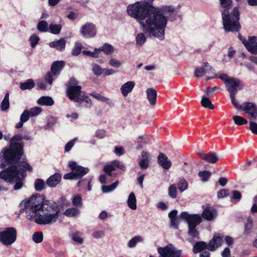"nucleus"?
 I'll list each match as a JSON object with an SVG mask.
<instances>
[{"instance_id": "1", "label": "nucleus", "mask_w": 257, "mask_h": 257, "mask_svg": "<svg viewBox=\"0 0 257 257\" xmlns=\"http://www.w3.org/2000/svg\"><path fill=\"white\" fill-rule=\"evenodd\" d=\"M20 211L26 217L41 225L54 223L58 220L60 209L57 203L45 200L40 194L33 195L21 202Z\"/></svg>"}, {"instance_id": "2", "label": "nucleus", "mask_w": 257, "mask_h": 257, "mask_svg": "<svg viewBox=\"0 0 257 257\" xmlns=\"http://www.w3.org/2000/svg\"><path fill=\"white\" fill-rule=\"evenodd\" d=\"M154 7L146 0L138 1L127 7L128 15L135 19L146 34L153 37Z\"/></svg>"}, {"instance_id": "3", "label": "nucleus", "mask_w": 257, "mask_h": 257, "mask_svg": "<svg viewBox=\"0 0 257 257\" xmlns=\"http://www.w3.org/2000/svg\"><path fill=\"white\" fill-rule=\"evenodd\" d=\"M153 37L162 41L165 39L168 21L174 22L180 17L175 7L172 5L154 7Z\"/></svg>"}, {"instance_id": "4", "label": "nucleus", "mask_w": 257, "mask_h": 257, "mask_svg": "<svg viewBox=\"0 0 257 257\" xmlns=\"http://www.w3.org/2000/svg\"><path fill=\"white\" fill-rule=\"evenodd\" d=\"M15 164H17V166H12L1 171L0 178L7 183L15 182L14 189L19 190L23 186V181L26 175L25 171H32V168L25 159L18 161Z\"/></svg>"}, {"instance_id": "5", "label": "nucleus", "mask_w": 257, "mask_h": 257, "mask_svg": "<svg viewBox=\"0 0 257 257\" xmlns=\"http://www.w3.org/2000/svg\"><path fill=\"white\" fill-rule=\"evenodd\" d=\"M22 140L31 141L33 138L28 135H17L14 136L11 140L9 147L4 148L2 151L5 163L13 165L23 159L21 158L23 154L24 146L23 143L22 142Z\"/></svg>"}, {"instance_id": "6", "label": "nucleus", "mask_w": 257, "mask_h": 257, "mask_svg": "<svg viewBox=\"0 0 257 257\" xmlns=\"http://www.w3.org/2000/svg\"><path fill=\"white\" fill-rule=\"evenodd\" d=\"M221 6L224 10L222 12V19L223 28L225 32H238L240 29L239 23V12L237 7H235L232 12L229 10L231 7V0H219Z\"/></svg>"}, {"instance_id": "7", "label": "nucleus", "mask_w": 257, "mask_h": 257, "mask_svg": "<svg viewBox=\"0 0 257 257\" xmlns=\"http://www.w3.org/2000/svg\"><path fill=\"white\" fill-rule=\"evenodd\" d=\"M180 217L184 219L188 224V234L197 239H199V233L196 229V226L202 221V218L198 214H189L187 212L181 213Z\"/></svg>"}, {"instance_id": "8", "label": "nucleus", "mask_w": 257, "mask_h": 257, "mask_svg": "<svg viewBox=\"0 0 257 257\" xmlns=\"http://www.w3.org/2000/svg\"><path fill=\"white\" fill-rule=\"evenodd\" d=\"M223 241L222 237L219 235H214L208 244L204 241L196 242L193 246V252L195 253L202 251L207 248L210 251H214L221 246Z\"/></svg>"}, {"instance_id": "9", "label": "nucleus", "mask_w": 257, "mask_h": 257, "mask_svg": "<svg viewBox=\"0 0 257 257\" xmlns=\"http://www.w3.org/2000/svg\"><path fill=\"white\" fill-rule=\"evenodd\" d=\"M67 94L70 99L75 102H78L81 95V86L75 78H70L66 89Z\"/></svg>"}, {"instance_id": "10", "label": "nucleus", "mask_w": 257, "mask_h": 257, "mask_svg": "<svg viewBox=\"0 0 257 257\" xmlns=\"http://www.w3.org/2000/svg\"><path fill=\"white\" fill-rule=\"evenodd\" d=\"M69 167L71 172L64 175V179H78L82 178L89 172L88 168L83 167L78 165L76 162L70 161L69 163Z\"/></svg>"}, {"instance_id": "11", "label": "nucleus", "mask_w": 257, "mask_h": 257, "mask_svg": "<svg viewBox=\"0 0 257 257\" xmlns=\"http://www.w3.org/2000/svg\"><path fill=\"white\" fill-rule=\"evenodd\" d=\"M17 238V231L14 227H7L0 232V242L5 245L13 243Z\"/></svg>"}, {"instance_id": "12", "label": "nucleus", "mask_w": 257, "mask_h": 257, "mask_svg": "<svg viewBox=\"0 0 257 257\" xmlns=\"http://www.w3.org/2000/svg\"><path fill=\"white\" fill-rule=\"evenodd\" d=\"M239 110L247 113L251 119L257 120V106L254 103L250 102L243 103L240 105Z\"/></svg>"}, {"instance_id": "13", "label": "nucleus", "mask_w": 257, "mask_h": 257, "mask_svg": "<svg viewBox=\"0 0 257 257\" xmlns=\"http://www.w3.org/2000/svg\"><path fill=\"white\" fill-rule=\"evenodd\" d=\"M80 32L82 35L85 38H93L96 35V27L92 23H87L81 26Z\"/></svg>"}, {"instance_id": "14", "label": "nucleus", "mask_w": 257, "mask_h": 257, "mask_svg": "<svg viewBox=\"0 0 257 257\" xmlns=\"http://www.w3.org/2000/svg\"><path fill=\"white\" fill-rule=\"evenodd\" d=\"M115 168L124 171L125 169V166L122 162L118 160H114L110 164L105 165L103 168V171L105 172L107 176L110 177L112 176L111 172L114 170Z\"/></svg>"}, {"instance_id": "15", "label": "nucleus", "mask_w": 257, "mask_h": 257, "mask_svg": "<svg viewBox=\"0 0 257 257\" xmlns=\"http://www.w3.org/2000/svg\"><path fill=\"white\" fill-rule=\"evenodd\" d=\"M198 155L202 160L210 164H215L220 160L218 154L215 153L206 154L203 152L199 151L198 152Z\"/></svg>"}, {"instance_id": "16", "label": "nucleus", "mask_w": 257, "mask_h": 257, "mask_svg": "<svg viewBox=\"0 0 257 257\" xmlns=\"http://www.w3.org/2000/svg\"><path fill=\"white\" fill-rule=\"evenodd\" d=\"M217 212L216 209L210 206L206 207L203 210L202 216L208 221H213L216 217Z\"/></svg>"}, {"instance_id": "17", "label": "nucleus", "mask_w": 257, "mask_h": 257, "mask_svg": "<svg viewBox=\"0 0 257 257\" xmlns=\"http://www.w3.org/2000/svg\"><path fill=\"white\" fill-rule=\"evenodd\" d=\"M212 70V67L208 62H204L202 65L195 70L194 75L197 77H201L205 73H209Z\"/></svg>"}, {"instance_id": "18", "label": "nucleus", "mask_w": 257, "mask_h": 257, "mask_svg": "<svg viewBox=\"0 0 257 257\" xmlns=\"http://www.w3.org/2000/svg\"><path fill=\"white\" fill-rule=\"evenodd\" d=\"M239 82L240 81L238 79L234 78H230L226 81L225 85L229 93L237 92V88L239 86Z\"/></svg>"}, {"instance_id": "19", "label": "nucleus", "mask_w": 257, "mask_h": 257, "mask_svg": "<svg viewBox=\"0 0 257 257\" xmlns=\"http://www.w3.org/2000/svg\"><path fill=\"white\" fill-rule=\"evenodd\" d=\"M150 158L151 155L149 152L145 151L142 152L140 160L139 162V166L142 169H146L148 168Z\"/></svg>"}, {"instance_id": "20", "label": "nucleus", "mask_w": 257, "mask_h": 257, "mask_svg": "<svg viewBox=\"0 0 257 257\" xmlns=\"http://www.w3.org/2000/svg\"><path fill=\"white\" fill-rule=\"evenodd\" d=\"M135 86V82L133 81H129L122 84L120 89L122 96H127L132 91Z\"/></svg>"}, {"instance_id": "21", "label": "nucleus", "mask_w": 257, "mask_h": 257, "mask_svg": "<svg viewBox=\"0 0 257 257\" xmlns=\"http://www.w3.org/2000/svg\"><path fill=\"white\" fill-rule=\"evenodd\" d=\"M158 162L164 169H169L172 165L167 156L162 153H160L158 157Z\"/></svg>"}, {"instance_id": "22", "label": "nucleus", "mask_w": 257, "mask_h": 257, "mask_svg": "<svg viewBox=\"0 0 257 257\" xmlns=\"http://www.w3.org/2000/svg\"><path fill=\"white\" fill-rule=\"evenodd\" d=\"M246 49L251 54H257V37H249V44H247Z\"/></svg>"}, {"instance_id": "23", "label": "nucleus", "mask_w": 257, "mask_h": 257, "mask_svg": "<svg viewBox=\"0 0 257 257\" xmlns=\"http://www.w3.org/2000/svg\"><path fill=\"white\" fill-rule=\"evenodd\" d=\"M61 179V176L60 174L59 173H55L47 179V184L50 187H54L59 183Z\"/></svg>"}, {"instance_id": "24", "label": "nucleus", "mask_w": 257, "mask_h": 257, "mask_svg": "<svg viewBox=\"0 0 257 257\" xmlns=\"http://www.w3.org/2000/svg\"><path fill=\"white\" fill-rule=\"evenodd\" d=\"M147 99L152 105L156 103L157 93L156 90L152 88H148L146 90Z\"/></svg>"}, {"instance_id": "25", "label": "nucleus", "mask_w": 257, "mask_h": 257, "mask_svg": "<svg viewBox=\"0 0 257 257\" xmlns=\"http://www.w3.org/2000/svg\"><path fill=\"white\" fill-rule=\"evenodd\" d=\"M65 63L63 61H58L54 62L51 66V72L53 75H56L60 73L64 67Z\"/></svg>"}, {"instance_id": "26", "label": "nucleus", "mask_w": 257, "mask_h": 257, "mask_svg": "<svg viewBox=\"0 0 257 257\" xmlns=\"http://www.w3.org/2000/svg\"><path fill=\"white\" fill-rule=\"evenodd\" d=\"M66 41L64 38H61L59 40L51 42L49 43V46L51 48H55L59 51H62L65 48Z\"/></svg>"}, {"instance_id": "27", "label": "nucleus", "mask_w": 257, "mask_h": 257, "mask_svg": "<svg viewBox=\"0 0 257 257\" xmlns=\"http://www.w3.org/2000/svg\"><path fill=\"white\" fill-rule=\"evenodd\" d=\"M37 103L41 105L52 106L54 104V101L51 97L43 96L37 100Z\"/></svg>"}, {"instance_id": "28", "label": "nucleus", "mask_w": 257, "mask_h": 257, "mask_svg": "<svg viewBox=\"0 0 257 257\" xmlns=\"http://www.w3.org/2000/svg\"><path fill=\"white\" fill-rule=\"evenodd\" d=\"M127 204L131 209L136 210L137 209V199L134 192L129 194L127 200Z\"/></svg>"}, {"instance_id": "29", "label": "nucleus", "mask_w": 257, "mask_h": 257, "mask_svg": "<svg viewBox=\"0 0 257 257\" xmlns=\"http://www.w3.org/2000/svg\"><path fill=\"white\" fill-rule=\"evenodd\" d=\"M99 54L103 52L106 55H111L114 52V47L112 45L108 43H105L102 47L98 48Z\"/></svg>"}, {"instance_id": "30", "label": "nucleus", "mask_w": 257, "mask_h": 257, "mask_svg": "<svg viewBox=\"0 0 257 257\" xmlns=\"http://www.w3.org/2000/svg\"><path fill=\"white\" fill-rule=\"evenodd\" d=\"M64 214L67 217H77L80 215V211L75 207H71L66 209Z\"/></svg>"}, {"instance_id": "31", "label": "nucleus", "mask_w": 257, "mask_h": 257, "mask_svg": "<svg viewBox=\"0 0 257 257\" xmlns=\"http://www.w3.org/2000/svg\"><path fill=\"white\" fill-rule=\"evenodd\" d=\"M35 86V83L34 81L31 79H28L25 82H22L20 84V88L22 90H25L27 89L30 90L34 88Z\"/></svg>"}, {"instance_id": "32", "label": "nucleus", "mask_w": 257, "mask_h": 257, "mask_svg": "<svg viewBox=\"0 0 257 257\" xmlns=\"http://www.w3.org/2000/svg\"><path fill=\"white\" fill-rule=\"evenodd\" d=\"M72 203L74 206L82 207L83 206L82 199L80 195L76 194L72 197Z\"/></svg>"}, {"instance_id": "33", "label": "nucleus", "mask_w": 257, "mask_h": 257, "mask_svg": "<svg viewBox=\"0 0 257 257\" xmlns=\"http://www.w3.org/2000/svg\"><path fill=\"white\" fill-rule=\"evenodd\" d=\"M9 92H7L1 102V108L2 111H6L10 107Z\"/></svg>"}, {"instance_id": "34", "label": "nucleus", "mask_w": 257, "mask_h": 257, "mask_svg": "<svg viewBox=\"0 0 257 257\" xmlns=\"http://www.w3.org/2000/svg\"><path fill=\"white\" fill-rule=\"evenodd\" d=\"M140 33L138 34L136 37V44L137 45L142 46L147 41V37L145 35V33Z\"/></svg>"}, {"instance_id": "35", "label": "nucleus", "mask_w": 257, "mask_h": 257, "mask_svg": "<svg viewBox=\"0 0 257 257\" xmlns=\"http://www.w3.org/2000/svg\"><path fill=\"white\" fill-rule=\"evenodd\" d=\"M201 104L202 106L205 108H209L210 109H213L214 108V105L212 104L208 97L205 96H202Z\"/></svg>"}, {"instance_id": "36", "label": "nucleus", "mask_w": 257, "mask_h": 257, "mask_svg": "<svg viewBox=\"0 0 257 257\" xmlns=\"http://www.w3.org/2000/svg\"><path fill=\"white\" fill-rule=\"evenodd\" d=\"M70 236L73 241L77 243L81 244L83 241V239L81 236V233L78 231L72 232L70 234Z\"/></svg>"}, {"instance_id": "37", "label": "nucleus", "mask_w": 257, "mask_h": 257, "mask_svg": "<svg viewBox=\"0 0 257 257\" xmlns=\"http://www.w3.org/2000/svg\"><path fill=\"white\" fill-rule=\"evenodd\" d=\"M143 238L142 236L137 235L133 237L127 243V246L129 248H133L135 247L138 242H142Z\"/></svg>"}, {"instance_id": "38", "label": "nucleus", "mask_w": 257, "mask_h": 257, "mask_svg": "<svg viewBox=\"0 0 257 257\" xmlns=\"http://www.w3.org/2000/svg\"><path fill=\"white\" fill-rule=\"evenodd\" d=\"M118 181H116L110 185H103L101 187V190L104 193H107L113 191L117 187Z\"/></svg>"}, {"instance_id": "39", "label": "nucleus", "mask_w": 257, "mask_h": 257, "mask_svg": "<svg viewBox=\"0 0 257 257\" xmlns=\"http://www.w3.org/2000/svg\"><path fill=\"white\" fill-rule=\"evenodd\" d=\"M91 95L99 101L105 102L108 104H111V101L109 99V98L105 97L99 93H97L96 92H93L91 94Z\"/></svg>"}, {"instance_id": "40", "label": "nucleus", "mask_w": 257, "mask_h": 257, "mask_svg": "<svg viewBox=\"0 0 257 257\" xmlns=\"http://www.w3.org/2000/svg\"><path fill=\"white\" fill-rule=\"evenodd\" d=\"M49 29L50 32L52 34H58L62 29V26L60 24H51L49 26Z\"/></svg>"}, {"instance_id": "41", "label": "nucleus", "mask_w": 257, "mask_h": 257, "mask_svg": "<svg viewBox=\"0 0 257 257\" xmlns=\"http://www.w3.org/2000/svg\"><path fill=\"white\" fill-rule=\"evenodd\" d=\"M92 71L94 75L100 76L103 74L104 68L101 67L99 65L93 63L92 64Z\"/></svg>"}, {"instance_id": "42", "label": "nucleus", "mask_w": 257, "mask_h": 257, "mask_svg": "<svg viewBox=\"0 0 257 257\" xmlns=\"http://www.w3.org/2000/svg\"><path fill=\"white\" fill-rule=\"evenodd\" d=\"M232 119L236 125H241L247 123V120L246 119L239 115H233Z\"/></svg>"}, {"instance_id": "43", "label": "nucleus", "mask_w": 257, "mask_h": 257, "mask_svg": "<svg viewBox=\"0 0 257 257\" xmlns=\"http://www.w3.org/2000/svg\"><path fill=\"white\" fill-rule=\"evenodd\" d=\"M211 175V174L210 172L208 171H200L198 173V176L204 182H206L208 181Z\"/></svg>"}, {"instance_id": "44", "label": "nucleus", "mask_w": 257, "mask_h": 257, "mask_svg": "<svg viewBox=\"0 0 257 257\" xmlns=\"http://www.w3.org/2000/svg\"><path fill=\"white\" fill-rule=\"evenodd\" d=\"M35 188L37 191H42L45 187V182L40 179H36L35 181Z\"/></svg>"}, {"instance_id": "45", "label": "nucleus", "mask_w": 257, "mask_h": 257, "mask_svg": "<svg viewBox=\"0 0 257 257\" xmlns=\"http://www.w3.org/2000/svg\"><path fill=\"white\" fill-rule=\"evenodd\" d=\"M82 53L83 54L92 58H98L99 56V50L97 48H95L93 52L87 50H84L83 51Z\"/></svg>"}, {"instance_id": "46", "label": "nucleus", "mask_w": 257, "mask_h": 257, "mask_svg": "<svg viewBox=\"0 0 257 257\" xmlns=\"http://www.w3.org/2000/svg\"><path fill=\"white\" fill-rule=\"evenodd\" d=\"M32 238L33 241L37 243L41 242L43 241V235L41 232H36L33 234Z\"/></svg>"}, {"instance_id": "47", "label": "nucleus", "mask_w": 257, "mask_h": 257, "mask_svg": "<svg viewBox=\"0 0 257 257\" xmlns=\"http://www.w3.org/2000/svg\"><path fill=\"white\" fill-rule=\"evenodd\" d=\"M37 29L40 32H47L48 29L47 23L45 21H40L37 25Z\"/></svg>"}, {"instance_id": "48", "label": "nucleus", "mask_w": 257, "mask_h": 257, "mask_svg": "<svg viewBox=\"0 0 257 257\" xmlns=\"http://www.w3.org/2000/svg\"><path fill=\"white\" fill-rule=\"evenodd\" d=\"M178 187L179 191L182 192L188 188V183L184 179H181L178 182Z\"/></svg>"}, {"instance_id": "49", "label": "nucleus", "mask_w": 257, "mask_h": 257, "mask_svg": "<svg viewBox=\"0 0 257 257\" xmlns=\"http://www.w3.org/2000/svg\"><path fill=\"white\" fill-rule=\"evenodd\" d=\"M168 193L170 197L175 199L177 197V187L175 184L171 185L168 189Z\"/></svg>"}, {"instance_id": "50", "label": "nucleus", "mask_w": 257, "mask_h": 257, "mask_svg": "<svg viewBox=\"0 0 257 257\" xmlns=\"http://www.w3.org/2000/svg\"><path fill=\"white\" fill-rule=\"evenodd\" d=\"M42 110V108L40 107H34L28 110V112L31 117H34L38 115Z\"/></svg>"}, {"instance_id": "51", "label": "nucleus", "mask_w": 257, "mask_h": 257, "mask_svg": "<svg viewBox=\"0 0 257 257\" xmlns=\"http://www.w3.org/2000/svg\"><path fill=\"white\" fill-rule=\"evenodd\" d=\"M39 40V37L38 36H37L35 34H34L32 35H31L30 37L29 41L32 48H35L37 44L38 43Z\"/></svg>"}, {"instance_id": "52", "label": "nucleus", "mask_w": 257, "mask_h": 257, "mask_svg": "<svg viewBox=\"0 0 257 257\" xmlns=\"http://www.w3.org/2000/svg\"><path fill=\"white\" fill-rule=\"evenodd\" d=\"M82 48V44L80 43H76L72 50V55L74 56H78L80 53Z\"/></svg>"}, {"instance_id": "53", "label": "nucleus", "mask_w": 257, "mask_h": 257, "mask_svg": "<svg viewBox=\"0 0 257 257\" xmlns=\"http://www.w3.org/2000/svg\"><path fill=\"white\" fill-rule=\"evenodd\" d=\"M235 53V50L232 47H229L228 50L227 56H224L223 59H222V61L227 62L228 60H227L226 57L228 58L229 59H231L233 57Z\"/></svg>"}, {"instance_id": "54", "label": "nucleus", "mask_w": 257, "mask_h": 257, "mask_svg": "<svg viewBox=\"0 0 257 257\" xmlns=\"http://www.w3.org/2000/svg\"><path fill=\"white\" fill-rule=\"evenodd\" d=\"M30 117L31 116L28 112V110L26 109L21 114L20 119V120L26 122L29 119Z\"/></svg>"}, {"instance_id": "55", "label": "nucleus", "mask_w": 257, "mask_h": 257, "mask_svg": "<svg viewBox=\"0 0 257 257\" xmlns=\"http://www.w3.org/2000/svg\"><path fill=\"white\" fill-rule=\"evenodd\" d=\"M236 93H229L230 94V97L231 99V101L232 104V105L237 109L239 110L240 105H239L238 103L236 102V99H235V94Z\"/></svg>"}, {"instance_id": "56", "label": "nucleus", "mask_w": 257, "mask_h": 257, "mask_svg": "<svg viewBox=\"0 0 257 257\" xmlns=\"http://www.w3.org/2000/svg\"><path fill=\"white\" fill-rule=\"evenodd\" d=\"M109 64L115 68H118L120 67L121 65V63L120 61L118 60L114 59V58H111L109 62Z\"/></svg>"}, {"instance_id": "57", "label": "nucleus", "mask_w": 257, "mask_h": 257, "mask_svg": "<svg viewBox=\"0 0 257 257\" xmlns=\"http://www.w3.org/2000/svg\"><path fill=\"white\" fill-rule=\"evenodd\" d=\"M83 101H85L87 104H88L87 106L89 107L91 105V100L87 96L81 95L79 101L76 102L81 103Z\"/></svg>"}, {"instance_id": "58", "label": "nucleus", "mask_w": 257, "mask_h": 257, "mask_svg": "<svg viewBox=\"0 0 257 257\" xmlns=\"http://www.w3.org/2000/svg\"><path fill=\"white\" fill-rule=\"evenodd\" d=\"M229 194V190L228 189H222L218 191L217 193V197L218 198H222L227 196Z\"/></svg>"}, {"instance_id": "59", "label": "nucleus", "mask_w": 257, "mask_h": 257, "mask_svg": "<svg viewBox=\"0 0 257 257\" xmlns=\"http://www.w3.org/2000/svg\"><path fill=\"white\" fill-rule=\"evenodd\" d=\"M249 128L252 134L257 135V123L256 122L250 121Z\"/></svg>"}, {"instance_id": "60", "label": "nucleus", "mask_w": 257, "mask_h": 257, "mask_svg": "<svg viewBox=\"0 0 257 257\" xmlns=\"http://www.w3.org/2000/svg\"><path fill=\"white\" fill-rule=\"evenodd\" d=\"M105 131L104 130H98L96 131L95 136L99 139H102L105 136Z\"/></svg>"}, {"instance_id": "61", "label": "nucleus", "mask_w": 257, "mask_h": 257, "mask_svg": "<svg viewBox=\"0 0 257 257\" xmlns=\"http://www.w3.org/2000/svg\"><path fill=\"white\" fill-rule=\"evenodd\" d=\"M216 76L217 78H218L223 81L225 84L226 83V81H227L230 78L229 76L225 73L216 74Z\"/></svg>"}, {"instance_id": "62", "label": "nucleus", "mask_w": 257, "mask_h": 257, "mask_svg": "<svg viewBox=\"0 0 257 257\" xmlns=\"http://www.w3.org/2000/svg\"><path fill=\"white\" fill-rule=\"evenodd\" d=\"M104 231L102 230H100L94 232L92 234V236L95 238H101L103 237L104 236Z\"/></svg>"}, {"instance_id": "63", "label": "nucleus", "mask_w": 257, "mask_h": 257, "mask_svg": "<svg viewBox=\"0 0 257 257\" xmlns=\"http://www.w3.org/2000/svg\"><path fill=\"white\" fill-rule=\"evenodd\" d=\"M241 197V195L239 191L236 190H234L232 191V197L231 198L232 199L238 201L240 199Z\"/></svg>"}, {"instance_id": "64", "label": "nucleus", "mask_w": 257, "mask_h": 257, "mask_svg": "<svg viewBox=\"0 0 257 257\" xmlns=\"http://www.w3.org/2000/svg\"><path fill=\"white\" fill-rule=\"evenodd\" d=\"M171 225L174 228H178L179 223V219L178 217L170 219Z\"/></svg>"}]
</instances>
